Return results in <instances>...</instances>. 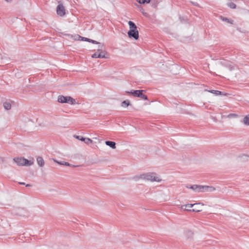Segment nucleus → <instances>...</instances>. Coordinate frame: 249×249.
I'll return each mask as SVG.
<instances>
[{
	"label": "nucleus",
	"mask_w": 249,
	"mask_h": 249,
	"mask_svg": "<svg viewBox=\"0 0 249 249\" xmlns=\"http://www.w3.org/2000/svg\"><path fill=\"white\" fill-rule=\"evenodd\" d=\"M84 142L86 144L92 143L93 141L89 138H85Z\"/></svg>",
	"instance_id": "22"
},
{
	"label": "nucleus",
	"mask_w": 249,
	"mask_h": 249,
	"mask_svg": "<svg viewBox=\"0 0 249 249\" xmlns=\"http://www.w3.org/2000/svg\"><path fill=\"white\" fill-rule=\"evenodd\" d=\"M237 115H236V114H233V113L230 114L228 116L229 117H237Z\"/></svg>",
	"instance_id": "26"
},
{
	"label": "nucleus",
	"mask_w": 249,
	"mask_h": 249,
	"mask_svg": "<svg viewBox=\"0 0 249 249\" xmlns=\"http://www.w3.org/2000/svg\"><path fill=\"white\" fill-rule=\"evenodd\" d=\"M81 37V36H80ZM82 40L84 41H86L89 42H91L93 44H96L99 45V49L97 50V52H100L102 51V49H103L104 47V45L101 44V43L97 42L95 40L84 37H81Z\"/></svg>",
	"instance_id": "8"
},
{
	"label": "nucleus",
	"mask_w": 249,
	"mask_h": 249,
	"mask_svg": "<svg viewBox=\"0 0 249 249\" xmlns=\"http://www.w3.org/2000/svg\"><path fill=\"white\" fill-rule=\"evenodd\" d=\"M159 3V0H151V6L154 8H156Z\"/></svg>",
	"instance_id": "19"
},
{
	"label": "nucleus",
	"mask_w": 249,
	"mask_h": 249,
	"mask_svg": "<svg viewBox=\"0 0 249 249\" xmlns=\"http://www.w3.org/2000/svg\"><path fill=\"white\" fill-rule=\"evenodd\" d=\"M229 68H230V70H232V69H233V67H231V65H229Z\"/></svg>",
	"instance_id": "28"
},
{
	"label": "nucleus",
	"mask_w": 249,
	"mask_h": 249,
	"mask_svg": "<svg viewBox=\"0 0 249 249\" xmlns=\"http://www.w3.org/2000/svg\"><path fill=\"white\" fill-rule=\"evenodd\" d=\"M58 3L56 7L57 14L60 17H63L66 14L65 8L61 1H58Z\"/></svg>",
	"instance_id": "7"
},
{
	"label": "nucleus",
	"mask_w": 249,
	"mask_h": 249,
	"mask_svg": "<svg viewBox=\"0 0 249 249\" xmlns=\"http://www.w3.org/2000/svg\"><path fill=\"white\" fill-rule=\"evenodd\" d=\"M132 179L136 181L140 179L150 182L156 181L160 182L161 181L160 177L155 172H148L140 175H136L133 177Z\"/></svg>",
	"instance_id": "1"
},
{
	"label": "nucleus",
	"mask_w": 249,
	"mask_h": 249,
	"mask_svg": "<svg viewBox=\"0 0 249 249\" xmlns=\"http://www.w3.org/2000/svg\"><path fill=\"white\" fill-rule=\"evenodd\" d=\"M249 115L245 116L243 120V123L244 124L246 125H249Z\"/></svg>",
	"instance_id": "18"
},
{
	"label": "nucleus",
	"mask_w": 249,
	"mask_h": 249,
	"mask_svg": "<svg viewBox=\"0 0 249 249\" xmlns=\"http://www.w3.org/2000/svg\"><path fill=\"white\" fill-rule=\"evenodd\" d=\"M30 186H31V185L30 184H27L26 185V187H30Z\"/></svg>",
	"instance_id": "30"
},
{
	"label": "nucleus",
	"mask_w": 249,
	"mask_h": 249,
	"mask_svg": "<svg viewBox=\"0 0 249 249\" xmlns=\"http://www.w3.org/2000/svg\"><path fill=\"white\" fill-rule=\"evenodd\" d=\"M209 91L211 93H213L217 95H221L222 94L221 91H220L218 90H209Z\"/></svg>",
	"instance_id": "21"
},
{
	"label": "nucleus",
	"mask_w": 249,
	"mask_h": 249,
	"mask_svg": "<svg viewBox=\"0 0 249 249\" xmlns=\"http://www.w3.org/2000/svg\"><path fill=\"white\" fill-rule=\"evenodd\" d=\"M76 139L80 140V141H83V142H84V140H85V138L83 137L82 136H77V135H75L74 136Z\"/></svg>",
	"instance_id": "23"
},
{
	"label": "nucleus",
	"mask_w": 249,
	"mask_h": 249,
	"mask_svg": "<svg viewBox=\"0 0 249 249\" xmlns=\"http://www.w3.org/2000/svg\"><path fill=\"white\" fill-rule=\"evenodd\" d=\"M3 107L5 109L9 110L11 108V105L9 103L5 102L3 104Z\"/></svg>",
	"instance_id": "20"
},
{
	"label": "nucleus",
	"mask_w": 249,
	"mask_h": 249,
	"mask_svg": "<svg viewBox=\"0 0 249 249\" xmlns=\"http://www.w3.org/2000/svg\"><path fill=\"white\" fill-rule=\"evenodd\" d=\"M184 234L187 238H191L193 236L194 232L191 230L186 229L184 230Z\"/></svg>",
	"instance_id": "11"
},
{
	"label": "nucleus",
	"mask_w": 249,
	"mask_h": 249,
	"mask_svg": "<svg viewBox=\"0 0 249 249\" xmlns=\"http://www.w3.org/2000/svg\"><path fill=\"white\" fill-rule=\"evenodd\" d=\"M128 24L129 26L130 30H136L137 26L136 24L131 21H129Z\"/></svg>",
	"instance_id": "16"
},
{
	"label": "nucleus",
	"mask_w": 249,
	"mask_h": 249,
	"mask_svg": "<svg viewBox=\"0 0 249 249\" xmlns=\"http://www.w3.org/2000/svg\"><path fill=\"white\" fill-rule=\"evenodd\" d=\"M136 1L140 4H143L146 3L145 0H136Z\"/></svg>",
	"instance_id": "25"
},
{
	"label": "nucleus",
	"mask_w": 249,
	"mask_h": 249,
	"mask_svg": "<svg viewBox=\"0 0 249 249\" xmlns=\"http://www.w3.org/2000/svg\"><path fill=\"white\" fill-rule=\"evenodd\" d=\"M19 184H21V185H25V183L24 182H19Z\"/></svg>",
	"instance_id": "31"
},
{
	"label": "nucleus",
	"mask_w": 249,
	"mask_h": 249,
	"mask_svg": "<svg viewBox=\"0 0 249 249\" xmlns=\"http://www.w3.org/2000/svg\"><path fill=\"white\" fill-rule=\"evenodd\" d=\"M103 52H101L100 53H93L91 57L92 58H106L107 57L105 56V54H102Z\"/></svg>",
	"instance_id": "12"
},
{
	"label": "nucleus",
	"mask_w": 249,
	"mask_h": 249,
	"mask_svg": "<svg viewBox=\"0 0 249 249\" xmlns=\"http://www.w3.org/2000/svg\"><path fill=\"white\" fill-rule=\"evenodd\" d=\"M186 187L192 189L193 190L197 193L213 192L215 190V188L213 186H203L196 184L192 185H187L186 186Z\"/></svg>",
	"instance_id": "2"
},
{
	"label": "nucleus",
	"mask_w": 249,
	"mask_h": 249,
	"mask_svg": "<svg viewBox=\"0 0 249 249\" xmlns=\"http://www.w3.org/2000/svg\"><path fill=\"white\" fill-rule=\"evenodd\" d=\"M4 0L7 2H10L12 1V0Z\"/></svg>",
	"instance_id": "29"
},
{
	"label": "nucleus",
	"mask_w": 249,
	"mask_h": 249,
	"mask_svg": "<svg viewBox=\"0 0 249 249\" xmlns=\"http://www.w3.org/2000/svg\"><path fill=\"white\" fill-rule=\"evenodd\" d=\"M13 160L18 166L31 165L33 164V161L29 160L25 158H15Z\"/></svg>",
	"instance_id": "5"
},
{
	"label": "nucleus",
	"mask_w": 249,
	"mask_h": 249,
	"mask_svg": "<svg viewBox=\"0 0 249 249\" xmlns=\"http://www.w3.org/2000/svg\"><path fill=\"white\" fill-rule=\"evenodd\" d=\"M146 3H149L151 1V0H145Z\"/></svg>",
	"instance_id": "27"
},
{
	"label": "nucleus",
	"mask_w": 249,
	"mask_h": 249,
	"mask_svg": "<svg viewBox=\"0 0 249 249\" xmlns=\"http://www.w3.org/2000/svg\"><path fill=\"white\" fill-rule=\"evenodd\" d=\"M228 6L232 9L236 8V4L233 2H230L228 4Z\"/></svg>",
	"instance_id": "24"
},
{
	"label": "nucleus",
	"mask_w": 249,
	"mask_h": 249,
	"mask_svg": "<svg viewBox=\"0 0 249 249\" xmlns=\"http://www.w3.org/2000/svg\"><path fill=\"white\" fill-rule=\"evenodd\" d=\"M130 101L128 100L124 101L121 103V106L123 107H127L130 105Z\"/></svg>",
	"instance_id": "17"
},
{
	"label": "nucleus",
	"mask_w": 249,
	"mask_h": 249,
	"mask_svg": "<svg viewBox=\"0 0 249 249\" xmlns=\"http://www.w3.org/2000/svg\"><path fill=\"white\" fill-rule=\"evenodd\" d=\"M127 34L129 38H133L135 39H138L139 38V32L137 29L129 30Z\"/></svg>",
	"instance_id": "9"
},
{
	"label": "nucleus",
	"mask_w": 249,
	"mask_h": 249,
	"mask_svg": "<svg viewBox=\"0 0 249 249\" xmlns=\"http://www.w3.org/2000/svg\"><path fill=\"white\" fill-rule=\"evenodd\" d=\"M144 91V90H132L130 91H126V93L130 94L134 97H140L143 100H146L147 96L143 93Z\"/></svg>",
	"instance_id": "6"
},
{
	"label": "nucleus",
	"mask_w": 249,
	"mask_h": 249,
	"mask_svg": "<svg viewBox=\"0 0 249 249\" xmlns=\"http://www.w3.org/2000/svg\"><path fill=\"white\" fill-rule=\"evenodd\" d=\"M36 161L38 165L40 167H43L44 165V161L43 158L41 157H38L36 159Z\"/></svg>",
	"instance_id": "14"
},
{
	"label": "nucleus",
	"mask_w": 249,
	"mask_h": 249,
	"mask_svg": "<svg viewBox=\"0 0 249 249\" xmlns=\"http://www.w3.org/2000/svg\"><path fill=\"white\" fill-rule=\"evenodd\" d=\"M105 143L107 145L109 146L112 149H115L116 148V143L112 141H106Z\"/></svg>",
	"instance_id": "13"
},
{
	"label": "nucleus",
	"mask_w": 249,
	"mask_h": 249,
	"mask_svg": "<svg viewBox=\"0 0 249 249\" xmlns=\"http://www.w3.org/2000/svg\"><path fill=\"white\" fill-rule=\"evenodd\" d=\"M196 206H195V207H196ZM194 209H198V210H201V209H200V208H199V207H195Z\"/></svg>",
	"instance_id": "32"
},
{
	"label": "nucleus",
	"mask_w": 249,
	"mask_h": 249,
	"mask_svg": "<svg viewBox=\"0 0 249 249\" xmlns=\"http://www.w3.org/2000/svg\"><path fill=\"white\" fill-rule=\"evenodd\" d=\"M53 160L54 161V162H55L60 165H65V166H72V167H78V165H72L70 164L69 162H66L64 161H59L54 159H53Z\"/></svg>",
	"instance_id": "10"
},
{
	"label": "nucleus",
	"mask_w": 249,
	"mask_h": 249,
	"mask_svg": "<svg viewBox=\"0 0 249 249\" xmlns=\"http://www.w3.org/2000/svg\"><path fill=\"white\" fill-rule=\"evenodd\" d=\"M57 101L61 103H70L71 105H74L76 103L75 100L71 96L59 95L58 96Z\"/></svg>",
	"instance_id": "4"
},
{
	"label": "nucleus",
	"mask_w": 249,
	"mask_h": 249,
	"mask_svg": "<svg viewBox=\"0 0 249 249\" xmlns=\"http://www.w3.org/2000/svg\"><path fill=\"white\" fill-rule=\"evenodd\" d=\"M220 18L223 21H225V22H227L229 23H230L231 24H233V20L231 19H229L227 18H226V17H223L222 16H220Z\"/></svg>",
	"instance_id": "15"
},
{
	"label": "nucleus",
	"mask_w": 249,
	"mask_h": 249,
	"mask_svg": "<svg viewBox=\"0 0 249 249\" xmlns=\"http://www.w3.org/2000/svg\"><path fill=\"white\" fill-rule=\"evenodd\" d=\"M204 206V204L201 202L199 203H196L194 204H187L183 205H181L180 207V210L182 211H190V212H199L202 211V210H198L197 209H193L192 210L190 209L191 208H192L194 206Z\"/></svg>",
	"instance_id": "3"
}]
</instances>
